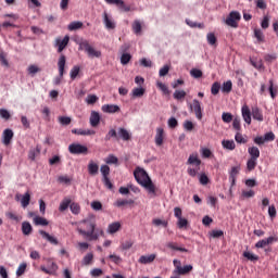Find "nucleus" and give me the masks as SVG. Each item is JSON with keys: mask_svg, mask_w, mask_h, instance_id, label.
<instances>
[{"mask_svg": "<svg viewBox=\"0 0 278 278\" xmlns=\"http://www.w3.org/2000/svg\"><path fill=\"white\" fill-rule=\"evenodd\" d=\"M77 231L85 240L94 242L105 236V232L101 228H97V218L94 215H89L87 218L80 220L77 226Z\"/></svg>", "mask_w": 278, "mask_h": 278, "instance_id": "obj_1", "label": "nucleus"}, {"mask_svg": "<svg viewBox=\"0 0 278 278\" xmlns=\"http://www.w3.org/2000/svg\"><path fill=\"white\" fill-rule=\"evenodd\" d=\"M134 177L137 184H139V186H142V188H146L151 197H157V187H155V184H153V180H151V177H149L147 170L137 167L134 172Z\"/></svg>", "mask_w": 278, "mask_h": 278, "instance_id": "obj_2", "label": "nucleus"}, {"mask_svg": "<svg viewBox=\"0 0 278 278\" xmlns=\"http://www.w3.org/2000/svg\"><path fill=\"white\" fill-rule=\"evenodd\" d=\"M79 49L86 51L88 58H101V51L96 50L88 40H83L79 43Z\"/></svg>", "mask_w": 278, "mask_h": 278, "instance_id": "obj_3", "label": "nucleus"}, {"mask_svg": "<svg viewBox=\"0 0 278 278\" xmlns=\"http://www.w3.org/2000/svg\"><path fill=\"white\" fill-rule=\"evenodd\" d=\"M59 66V77L54 78V86H60L62 84V78L64 77V68L66 67V56L61 54L58 61Z\"/></svg>", "mask_w": 278, "mask_h": 278, "instance_id": "obj_4", "label": "nucleus"}, {"mask_svg": "<svg viewBox=\"0 0 278 278\" xmlns=\"http://www.w3.org/2000/svg\"><path fill=\"white\" fill-rule=\"evenodd\" d=\"M68 151L72 155H88V147L80 143H72L68 146Z\"/></svg>", "mask_w": 278, "mask_h": 278, "instance_id": "obj_5", "label": "nucleus"}, {"mask_svg": "<svg viewBox=\"0 0 278 278\" xmlns=\"http://www.w3.org/2000/svg\"><path fill=\"white\" fill-rule=\"evenodd\" d=\"M241 15L238 11H231L229 15L227 16L225 23L228 25V27H238V21H240Z\"/></svg>", "mask_w": 278, "mask_h": 278, "instance_id": "obj_6", "label": "nucleus"}, {"mask_svg": "<svg viewBox=\"0 0 278 278\" xmlns=\"http://www.w3.org/2000/svg\"><path fill=\"white\" fill-rule=\"evenodd\" d=\"M40 270L46 275H55V273H58V264L52 260H48L47 266L41 265Z\"/></svg>", "mask_w": 278, "mask_h": 278, "instance_id": "obj_7", "label": "nucleus"}, {"mask_svg": "<svg viewBox=\"0 0 278 278\" xmlns=\"http://www.w3.org/2000/svg\"><path fill=\"white\" fill-rule=\"evenodd\" d=\"M71 40V37L66 35L63 39L56 38L55 39V47H58V53H62L66 47H68V41Z\"/></svg>", "mask_w": 278, "mask_h": 278, "instance_id": "obj_8", "label": "nucleus"}, {"mask_svg": "<svg viewBox=\"0 0 278 278\" xmlns=\"http://www.w3.org/2000/svg\"><path fill=\"white\" fill-rule=\"evenodd\" d=\"M190 110L194 112L198 121H201L203 118V110L201 109V102H199V100H193V104L190 105Z\"/></svg>", "mask_w": 278, "mask_h": 278, "instance_id": "obj_9", "label": "nucleus"}, {"mask_svg": "<svg viewBox=\"0 0 278 278\" xmlns=\"http://www.w3.org/2000/svg\"><path fill=\"white\" fill-rule=\"evenodd\" d=\"M14 138V131L10 128H7L2 132V143L8 147L11 144L12 139Z\"/></svg>", "mask_w": 278, "mask_h": 278, "instance_id": "obj_10", "label": "nucleus"}, {"mask_svg": "<svg viewBox=\"0 0 278 278\" xmlns=\"http://www.w3.org/2000/svg\"><path fill=\"white\" fill-rule=\"evenodd\" d=\"M15 199L16 201L21 200L22 207H27L31 201V194H29V191H27L24 195L17 193Z\"/></svg>", "mask_w": 278, "mask_h": 278, "instance_id": "obj_11", "label": "nucleus"}, {"mask_svg": "<svg viewBox=\"0 0 278 278\" xmlns=\"http://www.w3.org/2000/svg\"><path fill=\"white\" fill-rule=\"evenodd\" d=\"M110 5H117V8H121V10H124V12H131V7L126 5L125 1L123 0H105Z\"/></svg>", "mask_w": 278, "mask_h": 278, "instance_id": "obj_12", "label": "nucleus"}, {"mask_svg": "<svg viewBox=\"0 0 278 278\" xmlns=\"http://www.w3.org/2000/svg\"><path fill=\"white\" fill-rule=\"evenodd\" d=\"M102 112L105 114H116L117 112H121V106L116 104H104L102 105Z\"/></svg>", "mask_w": 278, "mask_h": 278, "instance_id": "obj_13", "label": "nucleus"}, {"mask_svg": "<svg viewBox=\"0 0 278 278\" xmlns=\"http://www.w3.org/2000/svg\"><path fill=\"white\" fill-rule=\"evenodd\" d=\"M128 49H129V47H127V46H123V47H122L123 54H122V56H121V64H123V66H126V64H127L128 62H131V54L125 52V51H127Z\"/></svg>", "mask_w": 278, "mask_h": 278, "instance_id": "obj_14", "label": "nucleus"}, {"mask_svg": "<svg viewBox=\"0 0 278 278\" xmlns=\"http://www.w3.org/2000/svg\"><path fill=\"white\" fill-rule=\"evenodd\" d=\"M89 123L91 127H99V123H101V115L99 114V112H91Z\"/></svg>", "mask_w": 278, "mask_h": 278, "instance_id": "obj_15", "label": "nucleus"}, {"mask_svg": "<svg viewBox=\"0 0 278 278\" xmlns=\"http://www.w3.org/2000/svg\"><path fill=\"white\" fill-rule=\"evenodd\" d=\"M241 114L243 121L248 124L251 125V109H249L248 105H243L241 109Z\"/></svg>", "mask_w": 278, "mask_h": 278, "instance_id": "obj_16", "label": "nucleus"}, {"mask_svg": "<svg viewBox=\"0 0 278 278\" xmlns=\"http://www.w3.org/2000/svg\"><path fill=\"white\" fill-rule=\"evenodd\" d=\"M155 144L156 147L164 144V128H156Z\"/></svg>", "mask_w": 278, "mask_h": 278, "instance_id": "obj_17", "label": "nucleus"}, {"mask_svg": "<svg viewBox=\"0 0 278 278\" xmlns=\"http://www.w3.org/2000/svg\"><path fill=\"white\" fill-rule=\"evenodd\" d=\"M238 175H240V167H232L229 175V181H231V186H236V179H238Z\"/></svg>", "mask_w": 278, "mask_h": 278, "instance_id": "obj_18", "label": "nucleus"}, {"mask_svg": "<svg viewBox=\"0 0 278 278\" xmlns=\"http://www.w3.org/2000/svg\"><path fill=\"white\" fill-rule=\"evenodd\" d=\"M187 164H191L195 167H201V161L199 160V154L193 153L189 155V159L187 161Z\"/></svg>", "mask_w": 278, "mask_h": 278, "instance_id": "obj_19", "label": "nucleus"}, {"mask_svg": "<svg viewBox=\"0 0 278 278\" xmlns=\"http://www.w3.org/2000/svg\"><path fill=\"white\" fill-rule=\"evenodd\" d=\"M155 257H157L155 254L141 255L139 257V264H152V262H155Z\"/></svg>", "mask_w": 278, "mask_h": 278, "instance_id": "obj_20", "label": "nucleus"}, {"mask_svg": "<svg viewBox=\"0 0 278 278\" xmlns=\"http://www.w3.org/2000/svg\"><path fill=\"white\" fill-rule=\"evenodd\" d=\"M88 173L91 176L99 175V164L94 163V161H90L88 164Z\"/></svg>", "mask_w": 278, "mask_h": 278, "instance_id": "obj_21", "label": "nucleus"}, {"mask_svg": "<svg viewBox=\"0 0 278 278\" xmlns=\"http://www.w3.org/2000/svg\"><path fill=\"white\" fill-rule=\"evenodd\" d=\"M72 134L76 136H94L96 131L90 129H73Z\"/></svg>", "mask_w": 278, "mask_h": 278, "instance_id": "obj_22", "label": "nucleus"}, {"mask_svg": "<svg viewBox=\"0 0 278 278\" xmlns=\"http://www.w3.org/2000/svg\"><path fill=\"white\" fill-rule=\"evenodd\" d=\"M248 153L251 156V160H257L260 157V148L255 146L250 147L248 149Z\"/></svg>", "mask_w": 278, "mask_h": 278, "instance_id": "obj_23", "label": "nucleus"}, {"mask_svg": "<svg viewBox=\"0 0 278 278\" xmlns=\"http://www.w3.org/2000/svg\"><path fill=\"white\" fill-rule=\"evenodd\" d=\"M40 236L45 239L48 240V242H50V244H58V240L55 239V237L49 235L47 231L45 230H39Z\"/></svg>", "mask_w": 278, "mask_h": 278, "instance_id": "obj_24", "label": "nucleus"}, {"mask_svg": "<svg viewBox=\"0 0 278 278\" xmlns=\"http://www.w3.org/2000/svg\"><path fill=\"white\" fill-rule=\"evenodd\" d=\"M252 117L254 118V121H258L260 123L264 121V114H262V110H260V108L252 109Z\"/></svg>", "mask_w": 278, "mask_h": 278, "instance_id": "obj_25", "label": "nucleus"}, {"mask_svg": "<svg viewBox=\"0 0 278 278\" xmlns=\"http://www.w3.org/2000/svg\"><path fill=\"white\" fill-rule=\"evenodd\" d=\"M71 198H64L59 206V212H66V210H68V207H71Z\"/></svg>", "mask_w": 278, "mask_h": 278, "instance_id": "obj_26", "label": "nucleus"}, {"mask_svg": "<svg viewBox=\"0 0 278 278\" xmlns=\"http://www.w3.org/2000/svg\"><path fill=\"white\" fill-rule=\"evenodd\" d=\"M103 18H104V25H105L106 29H115L116 28V24H114L112 22V18H110V16L108 15V12L103 13Z\"/></svg>", "mask_w": 278, "mask_h": 278, "instance_id": "obj_27", "label": "nucleus"}, {"mask_svg": "<svg viewBox=\"0 0 278 278\" xmlns=\"http://www.w3.org/2000/svg\"><path fill=\"white\" fill-rule=\"evenodd\" d=\"M121 223L119 222H114L109 225L108 227V233H116L117 231H121Z\"/></svg>", "mask_w": 278, "mask_h": 278, "instance_id": "obj_28", "label": "nucleus"}, {"mask_svg": "<svg viewBox=\"0 0 278 278\" xmlns=\"http://www.w3.org/2000/svg\"><path fill=\"white\" fill-rule=\"evenodd\" d=\"M34 231V228L31 227V224L29 222L22 223V233L24 236H29Z\"/></svg>", "mask_w": 278, "mask_h": 278, "instance_id": "obj_29", "label": "nucleus"}, {"mask_svg": "<svg viewBox=\"0 0 278 278\" xmlns=\"http://www.w3.org/2000/svg\"><path fill=\"white\" fill-rule=\"evenodd\" d=\"M114 205L115 207H125V205H134V200L117 199Z\"/></svg>", "mask_w": 278, "mask_h": 278, "instance_id": "obj_30", "label": "nucleus"}, {"mask_svg": "<svg viewBox=\"0 0 278 278\" xmlns=\"http://www.w3.org/2000/svg\"><path fill=\"white\" fill-rule=\"evenodd\" d=\"M167 249H170L172 251H180V253H188V249L177 245L176 242H168Z\"/></svg>", "mask_w": 278, "mask_h": 278, "instance_id": "obj_31", "label": "nucleus"}, {"mask_svg": "<svg viewBox=\"0 0 278 278\" xmlns=\"http://www.w3.org/2000/svg\"><path fill=\"white\" fill-rule=\"evenodd\" d=\"M118 136L124 141L131 140V134H129V131L127 129H125V128H119L118 129Z\"/></svg>", "mask_w": 278, "mask_h": 278, "instance_id": "obj_32", "label": "nucleus"}, {"mask_svg": "<svg viewBox=\"0 0 278 278\" xmlns=\"http://www.w3.org/2000/svg\"><path fill=\"white\" fill-rule=\"evenodd\" d=\"M81 27H84V23L77 21V22L70 23L68 26H67V29L70 31H77V29H81Z\"/></svg>", "mask_w": 278, "mask_h": 278, "instance_id": "obj_33", "label": "nucleus"}, {"mask_svg": "<svg viewBox=\"0 0 278 278\" xmlns=\"http://www.w3.org/2000/svg\"><path fill=\"white\" fill-rule=\"evenodd\" d=\"M0 64L4 66V68H10V62L8 61V53L1 51L0 52Z\"/></svg>", "mask_w": 278, "mask_h": 278, "instance_id": "obj_34", "label": "nucleus"}, {"mask_svg": "<svg viewBox=\"0 0 278 278\" xmlns=\"http://www.w3.org/2000/svg\"><path fill=\"white\" fill-rule=\"evenodd\" d=\"M222 147H224L228 151H233V149H236V142L233 140H223Z\"/></svg>", "mask_w": 278, "mask_h": 278, "instance_id": "obj_35", "label": "nucleus"}, {"mask_svg": "<svg viewBox=\"0 0 278 278\" xmlns=\"http://www.w3.org/2000/svg\"><path fill=\"white\" fill-rule=\"evenodd\" d=\"M70 210L72 214H75V216H77V214L81 212V206L79 205V203L71 202Z\"/></svg>", "mask_w": 278, "mask_h": 278, "instance_id": "obj_36", "label": "nucleus"}, {"mask_svg": "<svg viewBox=\"0 0 278 278\" xmlns=\"http://www.w3.org/2000/svg\"><path fill=\"white\" fill-rule=\"evenodd\" d=\"M192 265H186L184 267H178V271H176L175 275H188V273H191Z\"/></svg>", "mask_w": 278, "mask_h": 278, "instance_id": "obj_37", "label": "nucleus"}, {"mask_svg": "<svg viewBox=\"0 0 278 278\" xmlns=\"http://www.w3.org/2000/svg\"><path fill=\"white\" fill-rule=\"evenodd\" d=\"M232 88H233V84L231 83V80H227L226 83L223 84L222 92H226L227 94H229Z\"/></svg>", "mask_w": 278, "mask_h": 278, "instance_id": "obj_38", "label": "nucleus"}, {"mask_svg": "<svg viewBox=\"0 0 278 278\" xmlns=\"http://www.w3.org/2000/svg\"><path fill=\"white\" fill-rule=\"evenodd\" d=\"M132 30H134V34H136V35L142 33V24L140 23V21L136 20L132 23Z\"/></svg>", "mask_w": 278, "mask_h": 278, "instance_id": "obj_39", "label": "nucleus"}, {"mask_svg": "<svg viewBox=\"0 0 278 278\" xmlns=\"http://www.w3.org/2000/svg\"><path fill=\"white\" fill-rule=\"evenodd\" d=\"M34 223H35V225H41L42 227H47V225H49V220H47V218H43L40 216H36L34 218Z\"/></svg>", "mask_w": 278, "mask_h": 278, "instance_id": "obj_40", "label": "nucleus"}, {"mask_svg": "<svg viewBox=\"0 0 278 278\" xmlns=\"http://www.w3.org/2000/svg\"><path fill=\"white\" fill-rule=\"evenodd\" d=\"M144 92H147V90L142 87L135 88L132 89V97L135 98L144 97Z\"/></svg>", "mask_w": 278, "mask_h": 278, "instance_id": "obj_41", "label": "nucleus"}, {"mask_svg": "<svg viewBox=\"0 0 278 278\" xmlns=\"http://www.w3.org/2000/svg\"><path fill=\"white\" fill-rule=\"evenodd\" d=\"M37 155H40V149L39 148H33V149L29 150L28 159H30L31 162H34V160H36Z\"/></svg>", "mask_w": 278, "mask_h": 278, "instance_id": "obj_42", "label": "nucleus"}, {"mask_svg": "<svg viewBox=\"0 0 278 278\" xmlns=\"http://www.w3.org/2000/svg\"><path fill=\"white\" fill-rule=\"evenodd\" d=\"M243 257H245L250 262H257L260 260V256H257L249 251L243 252Z\"/></svg>", "mask_w": 278, "mask_h": 278, "instance_id": "obj_43", "label": "nucleus"}, {"mask_svg": "<svg viewBox=\"0 0 278 278\" xmlns=\"http://www.w3.org/2000/svg\"><path fill=\"white\" fill-rule=\"evenodd\" d=\"M241 197L243 199H253V197H255V191L253 189L242 190Z\"/></svg>", "mask_w": 278, "mask_h": 278, "instance_id": "obj_44", "label": "nucleus"}, {"mask_svg": "<svg viewBox=\"0 0 278 278\" xmlns=\"http://www.w3.org/2000/svg\"><path fill=\"white\" fill-rule=\"evenodd\" d=\"M190 75L191 77H194V79H201V77H203V72L199 68H192Z\"/></svg>", "mask_w": 278, "mask_h": 278, "instance_id": "obj_45", "label": "nucleus"}, {"mask_svg": "<svg viewBox=\"0 0 278 278\" xmlns=\"http://www.w3.org/2000/svg\"><path fill=\"white\" fill-rule=\"evenodd\" d=\"M92 260H94V255L92 253H88L83 258V264L85 266H89V264H92Z\"/></svg>", "mask_w": 278, "mask_h": 278, "instance_id": "obj_46", "label": "nucleus"}, {"mask_svg": "<svg viewBox=\"0 0 278 278\" xmlns=\"http://www.w3.org/2000/svg\"><path fill=\"white\" fill-rule=\"evenodd\" d=\"M218 92H220V83L215 81L212 87H211V93L216 97V94H218Z\"/></svg>", "mask_w": 278, "mask_h": 278, "instance_id": "obj_47", "label": "nucleus"}, {"mask_svg": "<svg viewBox=\"0 0 278 278\" xmlns=\"http://www.w3.org/2000/svg\"><path fill=\"white\" fill-rule=\"evenodd\" d=\"M105 164H115L118 165V157H116L114 154H110L105 160Z\"/></svg>", "mask_w": 278, "mask_h": 278, "instance_id": "obj_48", "label": "nucleus"}, {"mask_svg": "<svg viewBox=\"0 0 278 278\" xmlns=\"http://www.w3.org/2000/svg\"><path fill=\"white\" fill-rule=\"evenodd\" d=\"M254 38H256L257 42H264V33L262 29H254Z\"/></svg>", "mask_w": 278, "mask_h": 278, "instance_id": "obj_49", "label": "nucleus"}, {"mask_svg": "<svg viewBox=\"0 0 278 278\" xmlns=\"http://www.w3.org/2000/svg\"><path fill=\"white\" fill-rule=\"evenodd\" d=\"M206 40L211 45V47H214V45H216L217 42L216 35H214V33H208L206 35Z\"/></svg>", "mask_w": 278, "mask_h": 278, "instance_id": "obj_50", "label": "nucleus"}, {"mask_svg": "<svg viewBox=\"0 0 278 278\" xmlns=\"http://www.w3.org/2000/svg\"><path fill=\"white\" fill-rule=\"evenodd\" d=\"M255 166H257V159H250L247 163L248 170H255Z\"/></svg>", "mask_w": 278, "mask_h": 278, "instance_id": "obj_51", "label": "nucleus"}, {"mask_svg": "<svg viewBox=\"0 0 278 278\" xmlns=\"http://www.w3.org/2000/svg\"><path fill=\"white\" fill-rule=\"evenodd\" d=\"M174 99H176V101H181V99H186V91H184V90H176L174 92Z\"/></svg>", "mask_w": 278, "mask_h": 278, "instance_id": "obj_52", "label": "nucleus"}, {"mask_svg": "<svg viewBox=\"0 0 278 278\" xmlns=\"http://www.w3.org/2000/svg\"><path fill=\"white\" fill-rule=\"evenodd\" d=\"M79 71H80V67L79 66H77V65H75L72 70H71V72H70V77H71V79H77V75H79Z\"/></svg>", "mask_w": 278, "mask_h": 278, "instance_id": "obj_53", "label": "nucleus"}, {"mask_svg": "<svg viewBox=\"0 0 278 278\" xmlns=\"http://www.w3.org/2000/svg\"><path fill=\"white\" fill-rule=\"evenodd\" d=\"M0 118H4V121H10V118H12V115L10 114L9 110L0 109Z\"/></svg>", "mask_w": 278, "mask_h": 278, "instance_id": "obj_54", "label": "nucleus"}, {"mask_svg": "<svg viewBox=\"0 0 278 278\" xmlns=\"http://www.w3.org/2000/svg\"><path fill=\"white\" fill-rule=\"evenodd\" d=\"M100 172L102 174L103 179L110 177V166L109 165H102L100 168Z\"/></svg>", "mask_w": 278, "mask_h": 278, "instance_id": "obj_55", "label": "nucleus"}, {"mask_svg": "<svg viewBox=\"0 0 278 278\" xmlns=\"http://www.w3.org/2000/svg\"><path fill=\"white\" fill-rule=\"evenodd\" d=\"M268 90H269V94H270L271 99H276V97H277V89H275V87H274L273 79L269 80V88H268Z\"/></svg>", "mask_w": 278, "mask_h": 278, "instance_id": "obj_56", "label": "nucleus"}, {"mask_svg": "<svg viewBox=\"0 0 278 278\" xmlns=\"http://www.w3.org/2000/svg\"><path fill=\"white\" fill-rule=\"evenodd\" d=\"M25 270H27V264L22 263L16 270L17 277H22V275H25Z\"/></svg>", "mask_w": 278, "mask_h": 278, "instance_id": "obj_57", "label": "nucleus"}, {"mask_svg": "<svg viewBox=\"0 0 278 278\" xmlns=\"http://www.w3.org/2000/svg\"><path fill=\"white\" fill-rule=\"evenodd\" d=\"M88 105H94L97 101H99V98L96 94H89L86 99Z\"/></svg>", "mask_w": 278, "mask_h": 278, "instance_id": "obj_58", "label": "nucleus"}, {"mask_svg": "<svg viewBox=\"0 0 278 278\" xmlns=\"http://www.w3.org/2000/svg\"><path fill=\"white\" fill-rule=\"evenodd\" d=\"M199 170H201V167H188L187 173L190 177H197V175L199 174Z\"/></svg>", "mask_w": 278, "mask_h": 278, "instance_id": "obj_59", "label": "nucleus"}, {"mask_svg": "<svg viewBox=\"0 0 278 278\" xmlns=\"http://www.w3.org/2000/svg\"><path fill=\"white\" fill-rule=\"evenodd\" d=\"M222 121L224 123H231V121H233V115H231V113H223Z\"/></svg>", "mask_w": 278, "mask_h": 278, "instance_id": "obj_60", "label": "nucleus"}, {"mask_svg": "<svg viewBox=\"0 0 278 278\" xmlns=\"http://www.w3.org/2000/svg\"><path fill=\"white\" fill-rule=\"evenodd\" d=\"M109 260H111L113 264H121V262H123V258L116 254H110Z\"/></svg>", "mask_w": 278, "mask_h": 278, "instance_id": "obj_61", "label": "nucleus"}, {"mask_svg": "<svg viewBox=\"0 0 278 278\" xmlns=\"http://www.w3.org/2000/svg\"><path fill=\"white\" fill-rule=\"evenodd\" d=\"M112 138L118 139V134H116V129H111L105 136V140H112Z\"/></svg>", "mask_w": 278, "mask_h": 278, "instance_id": "obj_62", "label": "nucleus"}, {"mask_svg": "<svg viewBox=\"0 0 278 278\" xmlns=\"http://www.w3.org/2000/svg\"><path fill=\"white\" fill-rule=\"evenodd\" d=\"M263 138L265 142H273L275 140V132L269 131L265 134Z\"/></svg>", "mask_w": 278, "mask_h": 278, "instance_id": "obj_63", "label": "nucleus"}, {"mask_svg": "<svg viewBox=\"0 0 278 278\" xmlns=\"http://www.w3.org/2000/svg\"><path fill=\"white\" fill-rule=\"evenodd\" d=\"M59 123H60L61 125L66 126V125H68L70 123H72V119H71V117H68V116H60V117H59Z\"/></svg>", "mask_w": 278, "mask_h": 278, "instance_id": "obj_64", "label": "nucleus"}]
</instances>
